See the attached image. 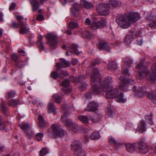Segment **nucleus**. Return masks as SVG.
<instances>
[{
  "label": "nucleus",
  "instance_id": "obj_1",
  "mask_svg": "<svg viewBox=\"0 0 156 156\" xmlns=\"http://www.w3.org/2000/svg\"><path fill=\"white\" fill-rule=\"evenodd\" d=\"M145 58H143V61H140V63L136 66V69H138V74L136 75V78L139 80H141L145 77L147 80L152 83L156 84V63L153 65L151 67V74L147 67L144 65V61Z\"/></svg>",
  "mask_w": 156,
  "mask_h": 156
},
{
  "label": "nucleus",
  "instance_id": "obj_2",
  "mask_svg": "<svg viewBox=\"0 0 156 156\" xmlns=\"http://www.w3.org/2000/svg\"><path fill=\"white\" fill-rule=\"evenodd\" d=\"M95 69H97L98 70V72L95 71V75H97L98 73L99 75L100 80L99 82L98 81H97L96 83H97L98 87L99 86V87L101 89V90L105 92H106L105 97L108 99L112 98H114L117 95L119 91L117 88H112V78L109 76L105 77L103 79L102 84L100 86V82L101 81V75L99 73L98 70L97 68H95L94 69L92 76L93 74L94 70Z\"/></svg>",
  "mask_w": 156,
  "mask_h": 156
},
{
  "label": "nucleus",
  "instance_id": "obj_3",
  "mask_svg": "<svg viewBox=\"0 0 156 156\" xmlns=\"http://www.w3.org/2000/svg\"><path fill=\"white\" fill-rule=\"evenodd\" d=\"M124 64L122 66V75L119 78V88L122 90H129L127 87L128 83L133 85L135 82L133 80H129L126 77L130 75V73L128 69L126 68V66L131 67L133 64V61L128 57H126L123 59Z\"/></svg>",
  "mask_w": 156,
  "mask_h": 156
},
{
  "label": "nucleus",
  "instance_id": "obj_4",
  "mask_svg": "<svg viewBox=\"0 0 156 156\" xmlns=\"http://www.w3.org/2000/svg\"><path fill=\"white\" fill-rule=\"evenodd\" d=\"M70 107L69 104H66L62 108L64 113L61 118L62 122L68 127L69 129L75 133H84L88 131V130L86 128L79 126L77 124L73 123L72 120L68 119L67 113Z\"/></svg>",
  "mask_w": 156,
  "mask_h": 156
},
{
  "label": "nucleus",
  "instance_id": "obj_5",
  "mask_svg": "<svg viewBox=\"0 0 156 156\" xmlns=\"http://www.w3.org/2000/svg\"><path fill=\"white\" fill-rule=\"evenodd\" d=\"M139 13L136 12H130L128 14L120 15L116 20L119 25L123 28H127L131 23L136 22L140 18Z\"/></svg>",
  "mask_w": 156,
  "mask_h": 156
},
{
  "label": "nucleus",
  "instance_id": "obj_6",
  "mask_svg": "<svg viewBox=\"0 0 156 156\" xmlns=\"http://www.w3.org/2000/svg\"><path fill=\"white\" fill-rule=\"evenodd\" d=\"M95 71L98 72V70L97 69L94 70L93 74L91 76V84L92 85L93 89L91 91V93H86L84 97L87 98L88 99H90L91 98V94L94 95H98L101 93V89L99 87V86L98 87L97 85V81L99 82L100 80L99 77V75L98 73L97 75H95Z\"/></svg>",
  "mask_w": 156,
  "mask_h": 156
},
{
  "label": "nucleus",
  "instance_id": "obj_7",
  "mask_svg": "<svg viewBox=\"0 0 156 156\" xmlns=\"http://www.w3.org/2000/svg\"><path fill=\"white\" fill-rule=\"evenodd\" d=\"M48 136H51L53 135L55 138L58 137H62L64 136L65 132L64 130L58 127L56 124H53L51 128L48 130Z\"/></svg>",
  "mask_w": 156,
  "mask_h": 156
},
{
  "label": "nucleus",
  "instance_id": "obj_8",
  "mask_svg": "<svg viewBox=\"0 0 156 156\" xmlns=\"http://www.w3.org/2000/svg\"><path fill=\"white\" fill-rule=\"evenodd\" d=\"M134 91L137 92L139 94H141L143 95H147L148 98L154 104H156V89L152 93L149 94L148 92L146 90H144L142 88L140 87L139 89H137V87L134 86L133 89Z\"/></svg>",
  "mask_w": 156,
  "mask_h": 156
},
{
  "label": "nucleus",
  "instance_id": "obj_9",
  "mask_svg": "<svg viewBox=\"0 0 156 156\" xmlns=\"http://www.w3.org/2000/svg\"><path fill=\"white\" fill-rule=\"evenodd\" d=\"M134 91L137 92L139 94H141L143 95H147L148 98L154 104H156V89L152 93L149 94L148 92L146 90H144L142 88L140 87L139 89H137V87L134 86L133 89Z\"/></svg>",
  "mask_w": 156,
  "mask_h": 156
},
{
  "label": "nucleus",
  "instance_id": "obj_10",
  "mask_svg": "<svg viewBox=\"0 0 156 156\" xmlns=\"http://www.w3.org/2000/svg\"><path fill=\"white\" fill-rule=\"evenodd\" d=\"M71 148L74 151L76 156H85L84 151L82 148V144L79 141L74 143L72 145Z\"/></svg>",
  "mask_w": 156,
  "mask_h": 156
},
{
  "label": "nucleus",
  "instance_id": "obj_11",
  "mask_svg": "<svg viewBox=\"0 0 156 156\" xmlns=\"http://www.w3.org/2000/svg\"><path fill=\"white\" fill-rule=\"evenodd\" d=\"M110 6L107 4L100 3L97 6V11L99 14L102 15H108L109 13Z\"/></svg>",
  "mask_w": 156,
  "mask_h": 156
},
{
  "label": "nucleus",
  "instance_id": "obj_12",
  "mask_svg": "<svg viewBox=\"0 0 156 156\" xmlns=\"http://www.w3.org/2000/svg\"><path fill=\"white\" fill-rule=\"evenodd\" d=\"M46 37L48 39L49 45L53 49H55L58 45L57 36L54 34L49 33L48 34Z\"/></svg>",
  "mask_w": 156,
  "mask_h": 156
},
{
  "label": "nucleus",
  "instance_id": "obj_13",
  "mask_svg": "<svg viewBox=\"0 0 156 156\" xmlns=\"http://www.w3.org/2000/svg\"><path fill=\"white\" fill-rule=\"evenodd\" d=\"M19 126L22 129L25 131L29 136L31 137L34 135V133L31 129V127L28 123H21Z\"/></svg>",
  "mask_w": 156,
  "mask_h": 156
},
{
  "label": "nucleus",
  "instance_id": "obj_14",
  "mask_svg": "<svg viewBox=\"0 0 156 156\" xmlns=\"http://www.w3.org/2000/svg\"><path fill=\"white\" fill-rule=\"evenodd\" d=\"M60 61L61 62H58L56 64V70L58 71L62 67L66 68L70 66V63L69 61L66 60L64 58H60Z\"/></svg>",
  "mask_w": 156,
  "mask_h": 156
},
{
  "label": "nucleus",
  "instance_id": "obj_15",
  "mask_svg": "<svg viewBox=\"0 0 156 156\" xmlns=\"http://www.w3.org/2000/svg\"><path fill=\"white\" fill-rule=\"evenodd\" d=\"M137 147L140 153L145 154L148 151L146 144L143 141H140L136 143Z\"/></svg>",
  "mask_w": 156,
  "mask_h": 156
},
{
  "label": "nucleus",
  "instance_id": "obj_16",
  "mask_svg": "<svg viewBox=\"0 0 156 156\" xmlns=\"http://www.w3.org/2000/svg\"><path fill=\"white\" fill-rule=\"evenodd\" d=\"M98 105L94 101H92L89 103L85 109L86 111L88 112H94L98 110Z\"/></svg>",
  "mask_w": 156,
  "mask_h": 156
},
{
  "label": "nucleus",
  "instance_id": "obj_17",
  "mask_svg": "<svg viewBox=\"0 0 156 156\" xmlns=\"http://www.w3.org/2000/svg\"><path fill=\"white\" fill-rule=\"evenodd\" d=\"M141 33V31L138 29L134 31V35L137 37L135 38V43L139 45H141L143 43L142 38L140 36Z\"/></svg>",
  "mask_w": 156,
  "mask_h": 156
},
{
  "label": "nucleus",
  "instance_id": "obj_18",
  "mask_svg": "<svg viewBox=\"0 0 156 156\" xmlns=\"http://www.w3.org/2000/svg\"><path fill=\"white\" fill-rule=\"evenodd\" d=\"M80 5L81 7L87 9H92L94 7L93 4L86 0H80Z\"/></svg>",
  "mask_w": 156,
  "mask_h": 156
},
{
  "label": "nucleus",
  "instance_id": "obj_19",
  "mask_svg": "<svg viewBox=\"0 0 156 156\" xmlns=\"http://www.w3.org/2000/svg\"><path fill=\"white\" fill-rule=\"evenodd\" d=\"M134 31H131L125 37L124 43L127 45H129L131 43L133 39V36L134 35Z\"/></svg>",
  "mask_w": 156,
  "mask_h": 156
},
{
  "label": "nucleus",
  "instance_id": "obj_20",
  "mask_svg": "<svg viewBox=\"0 0 156 156\" xmlns=\"http://www.w3.org/2000/svg\"><path fill=\"white\" fill-rule=\"evenodd\" d=\"M20 25V33L21 34H26L29 33V29L27 27L26 24L23 22H21Z\"/></svg>",
  "mask_w": 156,
  "mask_h": 156
},
{
  "label": "nucleus",
  "instance_id": "obj_21",
  "mask_svg": "<svg viewBox=\"0 0 156 156\" xmlns=\"http://www.w3.org/2000/svg\"><path fill=\"white\" fill-rule=\"evenodd\" d=\"M19 55H17L16 54H13L11 56V58L12 60L16 62V66L20 68L22 67V63L23 62V61L19 60L18 59Z\"/></svg>",
  "mask_w": 156,
  "mask_h": 156
},
{
  "label": "nucleus",
  "instance_id": "obj_22",
  "mask_svg": "<svg viewBox=\"0 0 156 156\" xmlns=\"http://www.w3.org/2000/svg\"><path fill=\"white\" fill-rule=\"evenodd\" d=\"M69 85V82L68 80H65L61 84V85L64 87L62 89V94L63 95L68 94L70 92V90L68 89L66 87H68Z\"/></svg>",
  "mask_w": 156,
  "mask_h": 156
},
{
  "label": "nucleus",
  "instance_id": "obj_23",
  "mask_svg": "<svg viewBox=\"0 0 156 156\" xmlns=\"http://www.w3.org/2000/svg\"><path fill=\"white\" fill-rule=\"evenodd\" d=\"M98 47L99 50H105L107 51H110V46L106 42H100L98 45Z\"/></svg>",
  "mask_w": 156,
  "mask_h": 156
},
{
  "label": "nucleus",
  "instance_id": "obj_24",
  "mask_svg": "<svg viewBox=\"0 0 156 156\" xmlns=\"http://www.w3.org/2000/svg\"><path fill=\"white\" fill-rule=\"evenodd\" d=\"M80 9V6L79 5L75 3L72 5V8L71 9V14L75 16H77L76 13L78 12Z\"/></svg>",
  "mask_w": 156,
  "mask_h": 156
},
{
  "label": "nucleus",
  "instance_id": "obj_25",
  "mask_svg": "<svg viewBox=\"0 0 156 156\" xmlns=\"http://www.w3.org/2000/svg\"><path fill=\"white\" fill-rule=\"evenodd\" d=\"M146 130V127L145 122L142 120H140L139 124L137 130L140 133H142Z\"/></svg>",
  "mask_w": 156,
  "mask_h": 156
},
{
  "label": "nucleus",
  "instance_id": "obj_26",
  "mask_svg": "<svg viewBox=\"0 0 156 156\" xmlns=\"http://www.w3.org/2000/svg\"><path fill=\"white\" fill-rule=\"evenodd\" d=\"M30 2L33 7V11L37 10L39 8V3L38 0H30Z\"/></svg>",
  "mask_w": 156,
  "mask_h": 156
},
{
  "label": "nucleus",
  "instance_id": "obj_27",
  "mask_svg": "<svg viewBox=\"0 0 156 156\" xmlns=\"http://www.w3.org/2000/svg\"><path fill=\"white\" fill-rule=\"evenodd\" d=\"M136 144H128L126 145V149L130 153H133L135 149Z\"/></svg>",
  "mask_w": 156,
  "mask_h": 156
},
{
  "label": "nucleus",
  "instance_id": "obj_28",
  "mask_svg": "<svg viewBox=\"0 0 156 156\" xmlns=\"http://www.w3.org/2000/svg\"><path fill=\"white\" fill-rule=\"evenodd\" d=\"M107 66L108 69L111 70H114L117 68L116 62L113 61L109 62Z\"/></svg>",
  "mask_w": 156,
  "mask_h": 156
},
{
  "label": "nucleus",
  "instance_id": "obj_29",
  "mask_svg": "<svg viewBox=\"0 0 156 156\" xmlns=\"http://www.w3.org/2000/svg\"><path fill=\"white\" fill-rule=\"evenodd\" d=\"M115 101L118 102L125 103L126 101V99L123 97L122 93L120 94L115 98Z\"/></svg>",
  "mask_w": 156,
  "mask_h": 156
},
{
  "label": "nucleus",
  "instance_id": "obj_30",
  "mask_svg": "<svg viewBox=\"0 0 156 156\" xmlns=\"http://www.w3.org/2000/svg\"><path fill=\"white\" fill-rule=\"evenodd\" d=\"M38 39L37 42V45L40 51L41 50H44V44L41 42V41L43 38V37L42 36H40L38 37Z\"/></svg>",
  "mask_w": 156,
  "mask_h": 156
},
{
  "label": "nucleus",
  "instance_id": "obj_31",
  "mask_svg": "<svg viewBox=\"0 0 156 156\" xmlns=\"http://www.w3.org/2000/svg\"><path fill=\"white\" fill-rule=\"evenodd\" d=\"M69 48L72 50V51H70L71 53H74L76 55H79L80 54V52L78 51V47L76 44H72Z\"/></svg>",
  "mask_w": 156,
  "mask_h": 156
},
{
  "label": "nucleus",
  "instance_id": "obj_32",
  "mask_svg": "<svg viewBox=\"0 0 156 156\" xmlns=\"http://www.w3.org/2000/svg\"><path fill=\"white\" fill-rule=\"evenodd\" d=\"M8 102L9 105L12 107H16L20 103L18 99H12L9 101Z\"/></svg>",
  "mask_w": 156,
  "mask_h": 156
},
{
  "label": "nucleus",
  "instance_id": "obj_33",
  "mask_svg": "<svg viewBox=\"0 0 156 156\" xmlns=\"http://www.w3.org/2000/svg\"><path fill=\"white\" fill-rule=\"evenodd\" d=\"M78 118L84 124H87L89 122V119L86 116L80 115Z\"/></svg>",
  "mask_w": 156,
  "mask_h": 156
},
{
  "label": "nucleus",
  "instance_id": "obj_34",
  "mask_svg": "<svg viewBox=\"0 0 156 156\" xmlns=\"http://www.w3.org/2000/svg\"><path fill=\"white\" fill-rule=\"evenodd\" d=\"M55 111L54 103L50 102L49 103L48 107V112L50 113L55 112Z\"/></svg>",
  "mask_w": 156,
  "mask_h": 156
},
{
  "label": "nucleus",
  "instance_id": "obj_35",
  "mask_svg": "<svg viewBox=\"0 0 156 156\" xmlns=\"http://www.w3.org/2000/svg\"><path fill=\"white\" fill-rule=\"evenodd\" d=\"M152 115L151 113L150 115H147L144 116V118L147 122L151 125H153L154 123L152 118Z\"/></svg>",
  "mask_w": 156,
  "mask_h": 156
},
{
  "label": "nucleus",
  "instance_id": "obj_36",
  "mask_svg": "<svg viewBox=\"0 0 156 156\" xmlns=\"http://www.w3.org/2000/svg\"><path fill=\"white\" fill-rule=\"evenodd\" d=\"M101 116L97 114H95L91 117V120L94 122L99 121L101 120Z\"/></svg>",
  "mask_w": 156,
  "mask_h": 156
},
{
  "label": "nucleus",
  "instance_id": "obj_37",
  "mask_svg": "<svg viewBox=\"0 0 156 156\" xmlns=\"http://www.w3.org/2000/svg\"><path fill=\"white\" fill-rule=\"evenodd\" d=\"M90 137L91 140H98L100 138L99 132H93L90 136Z\"/></svg>",
  "mask_w": 156,
  "mask_h": 156
},
{
  "label": "nucleus",
  "instance_id": "obj_38",
  "mask_svg": "<svg viewBox=\"0 0 156 156\" xmlns=\"http://www.w3.org/2000/svg\"><path fill=\"white\" fill-rule=\"evenodd\" d=\"M39 120V126L40 127L42 128L45 126V122L42 116L39 115L38 117Z\"/></svg>",
  "mask_w": 156,
  "mask_h": 156
},
{
  "label": "nucleus",
  "instance_id": "obj_39",
  "mask_svg": "<svg viewBox=\"0 0 156 156\" xmlns=\"http://www.w3.org/2000/svg\"><path fill=\"white\" fill-rule=\"evenodd\" d=\"M52 97L54 98L55 102L58 103H60L62 101V98L57 94H54L53 95Z\"/></svg>",
  "mask_w": 156,
  "mask_h": 156
},
{
  "label": "nucleus",
  "instance_id": "obj_40",
  "mask_svg": "<svg viewBox=\"0 0 156 156\" xmlns=\"http://www.w3.org/2000/svg\"><path fill=\"white\" fill-rule=\"evenodd\" d=\"M106 112L107 115L110 117H113L115 115L114 111L110 107L107 108Z\"/></svg>",
  "mask_w": 156,
  "mask_h": 156
},
{
  "label": "nucleus",
  "instance_id": "obj_41",
  "mask_svg": "<svg viewBox=\"0 0 156 156\" xmlns=\"http://www.w3.org/2000/svg\"><path fill=\"white\" fill-rule=\"evenodd\" d=\"M29 98L31 99V101L34 104L37 105L38 107L41 106L43 105V104L42 103H38V101L37 100H36V98L35 97L30 96Z\"/></svg>",
  "mask_w": 156,
  "mask_h": 156
},
{
  "label": "nucleus",
  "instance_id": "obj_42",
  "mask_svg": "<svg viewBox=\"0 0 156 156\" xmlns=\"http://www.w3.org/2000/svg\"><path fill=\"white\" fill-rule=\"evenodd\" d=\"M15 94V92L14 91L11 90L6 93L5 97L7 99H8L14 97Z\"/></svg>",
  "mask_w": 156,
  "mask_h": 156
},
{
  "label": "nucleus",
  "instance_id": "obj_43",
  "mask_svg": "<svg viewBox=\"0 0 156 156\" xmlns=\"http://www.w3.org/2000/svg\"><path fill=\"white\" fill-rule=\"evenodd\" d=\"M90 27L93 30H96L97 28H101V26L98 23L94 22L91 24Z\"/></svg>",
  "mask_w": 156,
  "mask_h": 156
},
{
  "label": "nucleus",
  "instance_id": "obj_44",
  "mask_svg": "<svg viewBox=\"0 0 156 156\" xmlns=\"http://www.w3.org/2000/svg\"><path fill=\"white\" fill-rule=\"evenodd\" d=\"M109 143L112 145L116 146L118 145V143L113 137H111L109 139Z\"/></svg>",
  "mask_w": 156,
  "mask_h": 156
},
{
  "label": "nucleus",
  "instance_id": "obj_45",
  "mask_svg": "<svg viewBox=\"0 0 156 156\" xmlns=\"http://www.w3.org/2000/svg\"><path fill=\"white\" fill-rule=\"evenodd\" d=\"M83 34L86 36L87 38L90 39L93 37V35L88 30L84 31Z\"/></svg>",
  "mask_w": 156,
  "mask_h": 156
},
{
  "label": "nucleus",
  "instance_id": "obj_46",
  "mask_svg": "<svg viewBox=\"0 0 156 156\" xmlns=\"http://www.w3.org/2000/svg\"><path fill=\"white\" fill-rule=\"evenodd\" d=\"M68 26L70 29H74L77 27L78 24L77 23L71 22L69 23Z\"/></svg>",
  "mask_w": 156,
  "mask_h": 156
},
{
  "label": "nucleus",
  "instance_id": "obj_47",
  "mask_svg": "<svg viewBox=\"0 0 156 156\" xmlns=\"http://www.w3.org/2000/svg\"><path fill=\"white\" fill-rule=\"evenodd\" d=\"M48 148H43L40 151V156H44L45 154L48 153Z\"/></svg>",
  "mask_w": 156,
  "mask_h": 156
},
{
  "label": "nucleus",
  "instance_id": "obj_48",
  "mask_svg": "<svg viewBox=\"0 0 156 156\" xmlns=\"http://www.w3.org/2000/svg\"><path fill=\"white\" fill-rule=\"evenodd\" d=\"M87 84L85 82H82L80 84L79 88L81 91H83L87 87Z\"/></svg>",
  "mask_w": 156,
  "mask_h": 156
},
{
  "label": "nucleus",
  "instance_id": "obj_49",
  "mask_svg": "<svg viewBox=\"0 0 156 156\" xmlns=\"http://www.w3.org/2000/svg\"><path fill=\"white\" fill-rule=\"evenodd\" d=\"M98 23L101 26V28L106 27L107 25V21L105 20H102L98 22Z\"/></svg>",
  "mask_w": 156,
  "mask_h": 156
},
{
  "label": "nucleus",
  "instance_id": "obj_50",
  "mask_svg": "<svg viewBox=\"0 0 156 156\" xmlns=\"http://www.w3.org/2000/svg\"><path fill=\"white\" fill-rule=\"evenodd\" d=\"M43 136V134L41 133H38L36 135V139L37 141L42 140Z\"/></svg>",
  "mask_w": 156,
  "mask_h": 156
},
{
  "label": "nucleus",
  "instance_id": "obj_51",
  "mask_svg": "<svg viewBox=\"0 0 156 156\" xmlns=\"http://www.w3.org/2000/svg\"><path fill=\"white\" fill-rule=\"evenodd\" d=\"M68 73L66 70H62L60 73V77L63 78L64 77L67 76Z\"/></svg>",
  "mask_w": 156,
  "mask_h": 156
},
{
  "label": "nucleus",
  "instance_id": "obj_52",
  "mask_svg": "<svg viewBox=\"0 0 156 156\" xmlns=\"http://www.w3.org/2000/svg\"><path fill=\"white\" fill-rule=\"evenodd\" d=\"M51 76L53 78L56 79L58 77L59 75L56 72L54 71L51 73Z\"/></svg>",
  "mask_w": 156,
  "mask_h": 156
},
{
  "label": "nucleus",
  "instance_id": "obj_53",
  "mask_svg": "<svg viewBox=\"0 0 156 156\" xmlns=\"http://www.w3.org/2000/svg\"><path fill=\"white\" fill-rule=\"evenodd\" d=\"M5 128V126L2 120L0 118V130H4Z\"/></svg>",
  "mask_w": 156,
  "mask_h": 156
},
{
  "label": "nucleus",
  "instance_id": "obj_54",
  "mask_svg": "<svg viewBox=\"0 0 156 156\" xmlns=\"http://www.w3.org/2000/svg\"><path fill=\"white\" fill-rule=\"evenodd\" d=\"M100 62L97 59H95L92 62L90 65V67H92L97 64H98Z\"/></svg>",
  "mask_w": 156,
  "mask_h": 156
},
{
  "label": "nucleus",
  "instance_id": "obj_55",
  "mask_svg": "<svg viewBox=\"0 0 156 156\" xmlns=\"http://www.w3.org/2000/svg\"><path fill=\"white\" fill-rule=\"evenodd\" d=\"M109 3L114 7H116L118 5V2L115 0H111L110 1Z\"/></svg>",
  "mask_w": 156,
  "mask_h": 156
},
{
  "label": "nucleus",
  "instance_id": "obj_56",
  "mask_svg": "<svg viewBox=\"0 0 156 156\" xmlns=\"http://www.w3.org/2000/svg\"><path fill=\"white\" fill-rule=\"evenodd\" d=\"M150 27L152 28L155 29L156 28V20L153 21L151 23L149 24Z\"/></svg>",
  "mask_w": 156,
  "mask_h": 156
},
{
  "label": "nucleus",
  "instance_id": "obj_57",
  "mask_svg": "<svg viewBox=\"0 0 156 156\" xmlns=\"http://www.w3.org/2000/svg\"><path fill=\"white\" fill-rule=\"evenodd\" d=\"M10 26L14 28H18L19 24L16 22H13L12 23Z\"/></svg>",
  "mask_w": 156,
  "mask_h": 156
},
{
  "label": "nucleus",
  "instance_id": "obj_58",
  "mask_svg": "<svg viewBox=\"0 0 156 156\" xmlns=\"http://www.w3.org/2000/svg\"><path fill=\"white\" fill-rule=\"evenodd\" d=\"M16 19L19 21V25H20V23L21 22H23L22 20L23 19V17L22 16H16Z\"/></svg>",
  "mask_w": 156,
  "mask_h": 156
},
{
  "label": "nucleus",
  "instance_id": "obj_59",
  "mask_svg": "<svg viewBox=\"0 0 156 156\" xmlns=\"http://www.w3.org/2000/svg\"><path fill=\"white\" fill-rule=\"evenodd\" d=\"M0 106L2 111L3 112H4L5 114L6 112V109L3 102H2V105H1Z\"/></svg>",
  "mask_w": 156,
  "mask_h": 156
},
{
  "label": "nucleus",
  "instance_id": "obj_60",
  "mask_svg": "<svg viewBox=\"0 0 156 156\" xmlns=\"http://www.w3.org/2000/svg\"><path fill=\"white\" fill-rule=\"evenodd\" d=\"M37 19L38 21H41L44 19V16L42 14H40L37 16Z\"/></svg>",
  "mask_w": 156,
  "mask_h": 156
},
{
  "label": "nucleus",
  "instance_id": "obj_61",
  "mask_svg": "<svg viewBox=\"0 0 156 156\" xmlns=\"http://www.w3.org/2000/svg\"><path fill=\"white\" fill-rule=\"evenodd\" d=\"M71 62L73 65L75 66L78 63V60L76 58H74L72 60Z\"/></svg>",
  "mask_w": 156,
  "mask_h": 156
},
{
  "label": "nucleus",
  "instance_id": "obj_62",
  "mask_svg": "<svg viewBox=\"0 0 156 156\" xmlns=\"http://www.w3.org/2000/svg\"><path fill=\"white\" fill-rule=\"evenodd\" d=\"M86 76L84 75H81L78 78V81H80L82 80H84V79L86 78Z\"/></svg>",
  "mask_w": 156,
  "mask_h": 156
},
{
  "label": "nucleus",
  "instance_id": "obj_63",
  "mask_svg": "<svg viewBox=\"0 0 156 156\" xmlns=\"http://www.w3.org/2000/svg\"><path fill=\"white\" fill-rule=\"evenodd\" d=\"M153 15L151 13H149L148 14V16L147 17V19L149 20H152L154 19V17L153 16Z\"/></svg>",
  "mask_w": 156,
  "mask_h": 156
},
{
  "label": "nucleus",
  "instance_id": "obj_64",
  "mask_svg": "<svg viewBox=\"0 0 156 156\" xmlns=\"http://www.w3.org/2000/svg\"><path fill=\"white\" fill-rule=\"evenodd\" d=\"M16 4L15 3H12L11 5L9 7V9L10 10H13L15 8L16 6Z\"/></svg>",
  "mask_w": 156,
  "mask_h": 156
}]
</instances>
